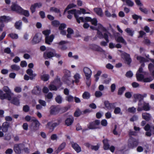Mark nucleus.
<instances>
[{
	"mask_svg": "<svg viewBox=\"0 0 154 154\" xmlns=\"http://www.w3.org/2000/svg\"><path fill=\"white\" fill-rule=\"evenodd\" d=\"M97 30V36L100 38H104L106 41V42L105 41L101 42L100 43V45L102 46H106L107 45V43L109 42L108 37H111V35L101 25H98V29Z\"/></svg>",
	"mask_w": 154,
	"mask_h": 154,
	"instance_id": "nucleus-1",
	"label": "nucleus"
},
{
	"mask_svg": "<svg viewBox=\"0 0 154 154\" xmlns=\"http://www.w3.org/2000/svg\"><path fill=\"white\" fill-rule=\"evenodd\" d=\"M144 63H142L138 70L137 72L136 76L137 79L139 81H143L144 82H151L152 80L151 77H147L144 78V75L146 74V72L143 70V67L144 66Z\"/></svg>",
	"mask_w": 154,
	"mask_h": 154,
	"instance_id": "nucleus-2",
	"label": "nucleus"
},
{
	"mask_svg": "<svg viewBox=\"0 0 154 154\" xmlns=\"http://www.w3.org/2000/svg\"><path fill=\"white\" fill-rule=\"evenodd\" d=\"M25 119L27 122H29L31 120V121L33 122L31 127L32 131L35 132L38 129L40 124L36 118L31 117L30 116L27 115L25 117Z\"/></svg>",
	"mask_w": 154,
	"mask_h": 154,
	"instance_id": "nucleus-3",
	"label": "nucleus"
},
{
	"mask_svg": "<svg viewBox=\"0 0 154 154\" xmlns=\"http://www.w3.org/2000/svg\"><path fill=\"white\" fill-rule=\"evenodd\" d=\"M150 109V106L149 103H146L143 101H140L138 103L137 111H140L143 110L147 111Z\"/></svg>",
	"mask_w": 154,
	"mask_h": 154,
	"instance_id": "nucleus-4",
	"label": "nucleus"
},
{
	"mask_svg": "<svg viewBox=\"0 0 154 154\" xmlns=\"http://www.w3.org/2000/svg\"><path fill=\"white\" fill-rule=\"evenodd\" d=\"M61 85L60 80L57 79L55 80L53 83L50 85L49 88L51 91H56Z\"/></svg>",
	"mask_w": 154,
	"mask_h": 154,
	"instance_id": "nucleus-5",
	"label": "nucleus"
},
{
	"mask_svg": "<svg viewBox=\"0 0 154 154\" xmlns=\"http://www.w3.org/2000/svg\"><path fill=\"white\" fill-rule=\"evenodd\" d=\"M139 143L138 140L132 137L128 140V146L130 148L133 149L137 146Z\"/></svg>",
	"mask_w": 154,
	"mask_h": 154,
	"instance_id": "nucleus-6",
	"label": "nucleus"
},
{
	"mask_svg": "<svg viewBox=\"0 0 154 154\" xmlns=\"http://www.w3.org/2000/svg\"><path fill=\"white\" fill-rule=\"evenodd\" d=\"M100 124L99 120H97L89 124L88 128L90 129H95L99 128V125Z\"/></svg>",
	"mask_w": 154,
	"mask_h": 154,
	"instance_id": "nucleus-7",
	"label": "nucleus"
},
{
	"mask_svg": "<svg viewBox=\"0 0 154 154\" xmlns=\"http://www.w3.org/2000/svg\"><path fill=\"white\" fill-rule=\"evenodd\" d=\"M64 76L63 78V80L68 83L69 81V78L71 76V72L69 70H65L64 72Z\"/></svg>",
	"mask_w": 154,
	"mask_h": 154,
	"instance_id": "nucleus-8",
	"label": "nucleus"
},
{
	"mask_svg": "<svg viewBox=\"0 0 154 154\" xmlns=\"http://www.w3.org/2000/svg\"><path fill=\"white\" fill-rule=\"evenodd\" d=\"M42 36L41 34L37 33L34 36L32 41V43L33 44H35L39 42L41 40Z\"/></svg>",
	"mask_w": 154,
	"mask_h": 154,
	"instance_id": "nucleus-9",
	"label": "nucleus"
},
{
	"mask_svg": "<svg viewBox=\"0 0 154 154\" xmlns=\"http://www.w3.org/2000/svg\"><path fill=\"white\" fill-rule=\"evenodd\" d=\"M83 72L85 73L86 79H90L92 73L91 69L87 67H85L83 69Z\"/></svg>",
	"mask_w": 154,
	"mask_h": 154,
	"instance_id": "nucleus-10",
	"label": "nucleus"
},
{
	"mask_svg": "<svg viewBox=\"0 0 154 154\" xmlns=\"http://www.w3.org/2000/svg\"><path fill=\"white\" fill-rule=\"evenodd\" d=\"M24 145L23 144H16L14 145V150L16 153L19 154L21 152V151L23 149Z\"/></svg>",
	"mask_w": 154,
	"mask_h": 154,
	"instance_id": "nucleus-11",
	"label": "nucleus"
},
{
	"mask_svg": "<svg viewBox=\"0 0 154 154\" xmlns=\"http://www.w3.org/2000/svg\"><path fill=\"white\" fill-rule=\"evenodd\" d=\"M0 98L2 100L7 98L9 100H10L11 99V96L10 94L4 93L3 91L0 90Z\"/></svg>",
	"mask_w": 154,
	"mask_h": 154,
	"instance_id": "nucleus-12",
	"label": "nucleus"
},
{
	"mask_svg": "<svg viewBox=\"0 0 154 154\" xmlns=\"http://www.w3.org/2000/svg\"><path fill=\"white\" fill-rule=\"evenodd\" d=\"M54 51H46L44 53L43 57L45 59L51 58L54 56Z\"/></svg>",
	"mask_w": 154,
	"mask_h": 154,
	"instance_id": "nucleus-13",
	"label": "nucleus"
},
{
	"mask_svg": "<svg viewBox=\"0 0 154 154\" xmlns=\"http://www.w3.org/2000/svg\"><path fill=\"white\" fill-rule=\"evenodd\" d=\"M147 96L146 94H144L141 95L139 94H135L134 95V97L135 99L138 100H139V102L140 101H143L142 100L144 97H145Z\"/></svg>",
	"mask_w": 154,
	"mask_h": 154,
	"instance_id": "nucleus-14",
	"label": "nucleus"
},
{
	"mask_svg": "<svg viewBox=\"0 0 154 154\" xmlns=\"http://www.w3.org/2000/svg\"><path fill=\"white\" fill-rule=\"evenodd\" d=\"M50 112L51 114L55 115L58 113L60 110L59 107L55 106H52L50 108Z\"/></svg>",
	"mask_w": 154,
	"mask_h": 154,
	"instance_id": "nucleus-15",
	"label": "nucleus"
},
{
	"mask_svg": "<svg viewBox=\"0 0 154 154\" xmlns=\"http://www.w3.org/2000/svg\"><path fill=\"white\" fill-rule=\"evenodd\" d=\"M11 10L17 13L19 12L22 10V8L15 3H13L11 7Z\"/></svg>",
	"mask_w": 154,
	"mask_h": 154,
	"instance_id": "nucleus-16",
	"label": "nucleus"
},
{
	"mask_svg": "<svg viewBox=\"0 0 154 154\" xmlns=\"http://www.w3.org/2000/svg\"><path fill=\"white\" fill-rule=\"evenodd\" d=\"M122 56L124 57L126 63L128 64H130L131 61L130 55L126 53H124L122 54Z\"/></svg>",
	"mask_w": 154,
	"mask_h": 154,
	"instance_id": "nucleus-17",
	"label": "nucleus"
},
{
	"mask_svg": "<svg viewBox=\"0 0 154 154\" xmlns=\"http://www.w3.org/2000/svg\"><path fill=\"white\" fill-rule=\"evenodd\" d=\"M54 35H52L49 36L45 37V42L46 44L49 45L51 44L54 38Z\"/></svg>",
	"mask_w": 154,
	"mask_h": 154,
	"instance_id": "nucleus-18",
	"label": "nucleus"
},
{
	"mask_svg": "<svg viewBox=\"0 0 154 154\" xmlns=\"http://www.w3.org/2000/svg\"><path fill=\"white\" fill-rule=\"evenodd\" d=\"M41 89L39 86H36L34 87L32 91V93L33 94L36 95L39 94L41 92Z\"/></svg>",
	"mask_w": 154,
	"mask_h": 154,
	"instance_id": "nucleus-19",
	"label": "nucleus"
},
{
	"mask_svg": "<svg viewBox=\"0 0 154 154\" xmlns=\"http://www.w3.org/2000/svg\"><path fill=\"white\" fill-rule=\"evenodd\" d=\"M94 11L96 13L98 16L102 17L103 14L102 9L100 8H96L94 9Z\"/></svg>",
	"mask_w": 154,
	"mask_h": 154,
	"instance_id": "nucleus-20",
	"label": "nucleus"
},
{
	"mask_svg": "<svg viewBox=\"0 0 154 154\" xmlns=\"http://www.w3.org/2000/svg\"><path fill=\"white\" fill-rule=\"evenodd\" d=\"M72 145L73 148L77 152H79L81 151L80 147L76 143H72Z\"/></svg>",
	"mask_w": 154,
	"mask_h": 154,
	"instance_id": "nucleus-21",
	"label": "nucleus"
},
{
	"mask_svg": "<svg viewBox=\"0 0 154 154\" xmlns=\"http://www.w3.org/2000/svg\"><path fill=\"white\" fill-rule=\"evenodd\" d=\"M74 121V119L72 117L67 118L65 121L66 125L67 126L71 125Z\"/></svg>",
	"mask_w": 154,
	"mask_h": 154,
	"instance_id": "nucleus-22",
	"label": "nucleus"
},
{
	"mask_svg": "<svg viewBox=\"0 0 154 154\" xmlns=\"http://www.w3.org/2000/svg\"><path fill=\"white\" fill-rule=\"evenodd\" d=\"M9 126V124L8 122H4L2 126V129L4 132H6L8 130V128Z\"/></svg>",
	"mask_w": 154,
	"mask_h": 154,
	"instance_id": "nucleus-23",
	"label": "nucleus"
},
{
	"mask_svg": "<svg viewBox=\"0 0 154 154\" xmlns=\"http://www.w3.org/2000/svg\"><path fill=\"white\" fill-rule=\"evenodd\" d=\"M27 73L30 76V79L32 80L36 75V74H33V71L30 69H28L26 71Z\"/></svg>",
	"mask_w": 154,
	"mask_h": 154,
	"instance_id": "nucleus-24",
	"label": "nucleus"
},
{
	"mask_svg": "<svg viewBox=\"0 0 154 154\" xmlns=\"http://www.w3.org/2000/svg\"><path fill=\"white\" fill-rule=\"evenodd\" d=\"M90 47L93 50L97 51H101L102 50V49L100 47L94 44L91 45L90 46Z\"/></svg>",
	"mask_w": 154,
	"mask_h": 154,
	"instance_id": "nucleus-25",
	"label": "nucleus"
},
{
	"mask_svg": "<svg viewBox=\"0 0 154 154\" xmlns=\"http://www.w3.org/2000/svg\"><path fill=\"white\" fill-rule=\"evenodd\" d=\"M10 100L11 103L15 105L18 106L20 105L19 100L16 97L13 98L12 99H11Z\"/></svg>",
	"mask_w": 154,
	"mask_h": 154,
	"instance_id": "nucleus-26",
	"label": "nucleus"
},
{
	"mask_svg": "<svg viewBox=\"0 0 154 154\" xmlns=\"http://www.w3.org/2000/svg\"><path fill=\"white\" fill-rule=\"evenodd\" d=\"M142 116L143 118L146 121H149L151 119V116L150 115L146 112L142 113Z\"/></svg>",
	"mask_w": 154,
	"mask_h": 154,
	"instance_id": "nucleus-27",
	"label": "nucleus"
},
{
	"mask_svg": "<svg viewBox=\"0 0 154 154\" xmlns=\"http://www.w3.org/2000/svg\"><path fill=\"white\" fill-rule=\"evenodd\" d=\"M10 18L9 17H6L5 16H3L0 17V22L1 23L7 22Z\"/></svg>",
	"mask_w": 154,
	"mask_h": 154,
	"instance_id": "nucleus-28",
	"label": "nucleus"
},
{
	"mask_svg": "<svg viewBox=\"0 0 154 154\" xmlns=\"http://www.w3.org/2000/svg\"><path fill=\"white\" fill-rule=\"evenodd\" d=\"M19 13L25 16L28 17L29 15V12L28 10H24L22 8V10L19 12Z\"/></svg>",
	"mask_w": 154,
	"mask_h": 154,
	"instance_id": "nucleus-29",
	"label": "nucleus"
},
{
	"mask_svg": "<svg viewBox=\"0 0 154 154\" xmlns=\"http://www.w3.org/2000/svg\"><path fill=\"white\" fill-rule=\"evenodd\" d=\"M125 31L127 33L128 35L132 37L134 33V31L130 28H127L125 30Z\"/></svg>",
	"mask_w": 154,
	"mask_h": 154,
	"instance_id": "nucleus-30",
	"label": "nucleus"
},
{
	"mask_svg": "<svg viewBox=\"0 0 154 154\" xmlns=\"http://www.w3.org/2000/svg\"><path fill=\"white\" fill-rule=\"evenodd\" d=\"M105 15L108 17H112L115 18L116 17V14L115 13H113L111 14L109 12L108 10H106L105 12Z\"/></svg>",
	"mask_w": 154,
	"mask_h": 154,
	"instance_id": "nucleus-31",
	"label": "nucleus"
},
{
	"mask_svg": "<svg viewBox=\"0 0 154 154\" xmlns=\"http://www.w3.org/2000/svg\"><path fill=\"white\" fill-rule=\"evenodd\" d=\"M116 41L118 42H120L125 45L127 44L126 42L123 38L122 36L118 37L116 39Z\"/></svg>",
	"mask_w": 154,
	"mask_h": 154,
	"instance_id": "nucleus-32",
	"label": "nucleus"
},
{
	"mask_svg": "<svg viewBox=\"0 0 154 154\" xmlns=\"http://www.w3.org/2000/svg\"><path fill=\"white\" fill-rule=\"evenodd\" d=\"M104 144V149L105 150L108 149L109 148V146L108 143V140L107 139H104L103 140Z\"/></svg>",
	"mask_w": 154,
	"mask_h": 154,
	"instance_id": "nucleus-33",
	"label": "nucleus"
},
{
	"mask_svg": "<svg viewBox=\"0 0 154 154\" xmlns=\"http://www.w3.org/2000/svg\"><path fill=\"white\" fill-rule=\"evenodd\" d=\"M73 78L75 80V83H78L79 81V79L81 78V75L78 73H75L73 76Z\"/></svg>",
	"mask_w": 154,
	"mask_h": 154,
	"instance_id": "nucleus-34",
	"label": "nucleus"
},
{
	"mask_svg": "<svg viewBox=\"0 0 154 154\" xmlns=\"http://www.w3.org/2000/svg\"><path fill=\"white\" fill-rule=\"evenodd\" d=\"M76 6V5L75 4H73V3H71V4H69L68 5V6H67L66 8V9H65L64 11V14L66 12V11L67 10H68L69 9H71V8H75Z\"/></svg>",
	"mask_w": 154,
	"mask_h": 154,
	"instance_id": "nucleus-35",
	"label": "nucleus"
},
{
	"mask_svg": "<svg viewBox=\"0 0 154 154\" xmlns=\"http://www.w3.org/2000/svg\"><path fill=\"white\" fill-rule=\"evenodd\" d=\"M22 25V22L21 21L16 22L15 25L16 28L18 29H21Z\"/></svg>",
	"mask_w": 154,
	"mask_h": 154,
	"instance_id": "nucleus-36",
	"label": "nucleus"
},
{
	"mask_svg": "<svg viewBox=\"0 0 154 154\" xmlns=\"http://www.w3.org/2000/svg\"><path fill=\"white\" fill-rule=\"evenodd\" d=\"M124 2H125L127 5L129 7H132L134 5V3L131 0H122Z\"/></svg>",
	"mask_w": 154,
	"mask_h": 154,
	"instance_id": "nucleus-37",
	"label": "nucleus"
},
{
	"mask_svg": "<svg viewBox=\"0 0 154 154\" xmlns=\"http://www.w3.org/2000/svg\"><path fill=\"white\" fill-rule=\"evenodd\" d=\"M82 96L83 98L84 99H88L90 98V95L88 92L86 91L83 93Z\"/></svg>",
	"mask_w": 154,
	"mask_h": 154,
	"instance_id": "nucleus-38",
	"label": "nucleus"
},
{
	"mask_svg": "<svg viewBox=\"0 0 154 154\" xmlns=\"http://www.w3.org/2000/svg\"><path fill=\"white\" fill-rule=\"evenodd\" d=\"M8 36L13 39H17L18 38L17 34L14 33H11L8 35Z\"/></svg>",
	"mask_w": 154,
	"mask_h": 154,
	"instance_id": "nucleus-39",
	"label": "nucleus"
},
{
	"mask_svg": "<svg viewBox=\"0 0 154 154\" xmlns=\"http://www.w3.org/2000/svg\"><path fill=\"white\" fill-rule=\"evenodd\" d=\"M11 68L14 71H18L20 69V66L16 64H13L11 66Z\"/></svg>",
	"mask_w": 154,
	"mask_h": 154,
	"instance_id": "nucleus-40",
	"label": "nucleus"
},
{
	"mask_svg": "<svg viewBox=\"0 0 154 154\" xmlns=\"http://www.w3.org/2000/svg\"><path fill=\"white\" fill-rule=\"evenodd\" d=\"M68 34L67 35V37L68 38H70L71 35L73 33V30L70 28H68L67 29Z\"/></svg>",
	"mask_w": 154,
	"mask_h": 154,
	"instance_id": "nucleus-41",
	"label": "nucleus"
},
{
	"mask_svg": "<svg viewBox=\"0 0 154 154\" xmlns=\"http://www.w3.org/2000/svg\"><path fill=\"white\" fill-rule=\"evenodd\" d=\"M49 78V75L48 74H45L41 76V79L44 81H47Z\"/></svg>",
	"mask_w": 154,
	"mask_h": 154,
	"instance_id": "nucleus-42",
	"label": "nucleus"
},
{
	"mask_svg": "<svg viewBox=\"0 0 154 154\" xmlns=\"http://www.w3.org/2000/svg\"><path fill=\"white\" fill-rule=\"evenodd\" d=\"M94 95L96 97L99 98L103 95V93L101 91H95Z\"/></svg>",
	"mask_w": 154,
	"mask_h": 154,
	"instance_id": "nucleus-43",
	"label": "nucleus"
},
{
	"mask_svg": "<svg viewBox=\"0 0 154 154\" xmlns=\"http://www.w3.org/2000/svg\"><path fill=\"white\" fill-rule=\"evenodd\" d=\"M66 146V143H63L59 147L57 151V153L60 152Z\"/></svg>",
	"mask_w": 154,
	"mask_h": 154,
	"instance_id": "nucleus-44",
	"label": "nucleus"
},
{
	"mask_svg": "<svg viewBox=\"0 0 154 154\" xmlns=\"http://www.w3.org/2000/svg\"><path fill=\"white\" fill-rule=\"evenodd\" d=\"M3 89L4 91L6 93V94H13V93H11V91L9 89V88L7 86H4L3 88Z\"/></svg>",
	"mask_w": 154,
	"mask_h": 154,
	"instance_id": "nucleus-45",
	"label": "nucleus"
},
{
	"mask_svg": "<svg viewBox=\"0 0 154 154\" xmlns=\"http://www.w3.org/2000/svg\"><path fill=\"white\" fill-rule=\"evenodd\" d=\"M77 11L75 9H73L68 11V13L69 14H74L75 17H76L77 15Z\"/></svg>",
	"mask_w": 154,
	"mask_h": 154,
	"instance_id": "nucleus-46",
	"label": "nucleus"
},
{
	"mask_svg": "<svg viewBox=\"0 0 154 154\" xmlns=\"http://www.w3.org/2000/svg\"><path fill=\"white\" fill-rule=\"evenodd\" d=\"M114 113L116 114H119L122 115V112H121L120 108L119 107H116L114 109Z\"/></svg>",
	"mask_w": 154,
	"mask_h": 154,
	"instance_id": "nucleus-47",
	"label": "nucleus"
},
{
	"mask_svg": "<svg viewBox=\"0 0 154 154\" xmlns=\"http://www.w3.org/2000/svg\"><path fill=\"white\" fill-rule=\"evenodd\" d=\"M59 122L53 123V122L51 121V122H49L48 123V126H47L49 127L50 125H52V128L53 129L56 126L58 125H59Z\"/></svg>",
	"mask_w": 154,
	"mask_h": 154,
	"instance_id": "nucleus-48",
	"label": "nucleus"
},
{
	"mask_svg": "<svg viewBox=\"0 0 154 154\" xmlns=\"http://www.w3.org/2000/svg\"><path fill=\"white\" fill-rule=\"evenodd\" d=\"M66 100L69 102H73L74 100V97L71 95H68L66 97Z\"/></svg>",
	"mask_w": 154,
	"mask_h": 154,
	"instance_id": "nucleus-49",
	"label": "nucleus"
},
{
	"mask_svg": "<svg viewBox=\"0 0 154 154\" xmlns=\"http://www.w3.org/2000/svg\"><path fill=\"white\" fill-rule=\"evenodd\" d=\"M104 104L106 107L108 109H110L111 108L112 104L109 103L107 101H104Z\"/></svg>",
	"mask_w": 154,
	"mask_h": 154,
	"instance_id": "nucleus-50",
	"label": "nucleus"
},
{
	"mask_svg": "<svg viewBox=\"0 0 154 154\" xmlns=\"http://www.w3.org/2000/svg\"><path fill=\"white\" fill-rule=\"evenodd\" d=\"M136 56L137 60L141 63L144 62L145 60V59L142 57L136 55L135 57Z\"/></svg>",
	"mask_w": 154,
	"mask_h": 154,
	"instance_id": "nucleus-51",
	"label": "nucleus"
},
{
	"mask_svg": "<svg viewBox=\"0 0 154 154\" xmlns=\"http://www.w3.org/2000/svg\"><path fill=\"white\" fill-rule=\"evenodd\" d=\"M125 87H123L120 88L118 91V95H122L125 91Z\"/></svg>",
	"mask_w": 154,
	"mask_h": 154,
	"instance_id": "nucleus-52",
	"label": "nucleus"
},
{
	"mask_svg": "<svg viewBox=\"0 0 154 154\" xmlns=\"http://www.w3.org/2000/svg\"><path fill=\"white\" fill-rule=\"evenodd\" d=\"M56 101L59 103H60L62 101V98L60 96H57L55 98Z\"/></svg>",
	"mask_w": 154,
	"mask_h": 154,
	"instance_id": "nucleus-53",
	"label": "nucleus"
},
{
	"mask_svg": "<svg viewBox=\"0 0 154 154\" xmlns=\"http://www.w3.org/2000/svg\"><path fill=\"white\" fill-rule=\"evenodd\" d=\"M50 11L51 12H54L56 13H59L60 12L59 9L55 7L51 8L50 9Z\"/></svg>",
	"mask_w": 154,
	"mask_h": 154,
	"instance_id": "nucleus-54",
	"label": "nucleus"
},
{
	"mask_svg": "<svg viewBox=\"0 0 154 154\" xmlns=\"http://www.w3.org/2000/svg\"><path fill=\"white\" fill-rule=\"evenodd\" d=\"M140 10L142 12L145 14H147L148 12V10L147 9L144 8L143 6L139 8Z\"/></svg>",
	"mask_w": 154,
	"mask_h": 154,
	"instance_id": "nucleus-55",
	"label": "nucleus"
},
{
	"mask_svg": "<svg viewBox=\"0 0 154 154\" xmlns=\"http://www.w3.org/2000/svg\"><path fill=\"white\" fill-rule=\"evenodd\" d=\"M36 8L34 4L31 5L30 9L32 13H33L35 11Z\"/></svg>",
	"mask_w": 154,
	"mask_h": 154,
	"instance_id": "nucleus-56",
	"label": "nucleus"
},
{
	"mask_svg": "<svg viewBox=\"0 0 154 154\" xmlns=\"http://www.w3.org/2000/svg\"><path fill=\"white\" fill-rule=\"evenodd\" d=\"M23 109L24 112H27L29 110V107L27 105H24L23 107Z\"/></svg>",
	"mask_w": 154,
	"mask_h": 154,
	"instance_id": "nucleus-57",
	"label": "nucleus"
},
{
	"mask_svg": "<svg viewBox=\"0 0 154 154\" xmlns=\"http://www.w3.org/2000/svg\"><path fill=\"white\" fill-rule=\"evenodd\" d=\"M76 19L77 22L80 23L81 22H82L84 21V19L83 17H79L78 15H77V17H75Z\"/></svg>",
	"mask_w": 154,
	"mask_h": 154,
	"instance_id": "nucleus-58",
	"label": "nucleus"
},
{
	"mask_svg": "<svg viewBox=\"0 0 154 154\" xmlns=\"http://www.w3.org/2000/svg\"><path fill=\"white\" fill-rule=\"evenodd\" d=\"M68 42L65 41H61L57 44L59 45V46H62L65 45V44L68 43Z\"/></svg>",
	"mask_w": 154,
	"mask_h": 154,
	"instance_id": "nucleus-59",
	"label": "nucleus"
},
{
	"mask_svg": "<svg viewBox=\"0 0 154 154\" xmlns=\"http://www.w3.org/2000/svg\"><path fill=\"white\" fill-rule=\"evenodd\" d=\"M58 138V137L56 134H53L51 136V139L52 140L57 141Z\"/></svg>",
	"mask_w": 154,
	"mask_h": 154,
	"instance_id": "nucleus-60",
	"label": "nucleus"
},
{
	"mask_svg": "<svg viewBox=\"0 0 154 154\" xmlns=\"http://www.w3.org/2000/svg\"><path fill=\"white\" fill-rule=\"evenodd\" d=\"M136 109L134 107H130L128 109V111L130 112L134 113L135 112Z\"/></svg>",
	"mask_w": 154,
	"mask_h": 154,
	"instance_id": "nucleus-61",
	"label": "nucleus"
},
{
	"mask_svg": "<svg viewBox=\"0 0 154 154\" xmlns=\"http://www.w3.org/2000/svg\"><path fill=\"white\" fill-rule=\"evenodd\" d=\"M21 88L19 86L16 87L14 89V91L17 93H20L21 92Z\"/></svg>",
	"mask_w": 154,
	"mask_h": 154,
	"instance_id": "nucleus-62",
	"label": "nucleus"
},
{
	"mask_svg": "<svg viewBox=\"0 0 154 154\" xmlns=\"http://www.w3.org/2000/svg\"><path fill=\"white\" fill-rule=\"evenodd\" d=\"M59 22L56 20L53 21L52 22V24L54 26L57 27L59 25Z\"/></svg>",
	"mask_w": 154,
	"mask_h": 154,
	"instance_id": "nucleus-63",
	"label": "nucleus"
},
{
	"mask_svg": "<svg viewBox=\"0 0 154 154\" xmlns=\"http://www.w3.org/2000/svg\"><path fill=\"white\" fill-rule=\"evenodd\" d=\"M101 124L103 126H106L107 125V122L106 120L103 119L101 122Z\"/></svg>",
	"mask_w": 154,
	"mask_h": 154,
	"instance_id": "nucleus-64",
	"label": "nucleus"
}]
</instances>
